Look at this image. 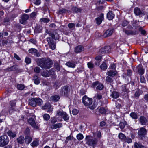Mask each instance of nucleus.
<instances>
[{"instance_id":"79ce46f5","label":"nucleus","mask_w":148,"mask_h":148,"mask_svg":"<svg viewBox=\"0 0 148 148\" xmlns=\"http://www.w3.org/2000/svg\"><path fill=\"white\" fill-rule=\"evenodd\" d=\"M138 31L140 32L141 34L143 35H145L146 33V31L143 29V27L141 26L138 29Z\"/></svg>"},{"instance_id":"5701e85b","label":"nucleus","mask_w":148,"mask_h":148,"mask_svg":"<svg viewBox=\"0 0 148 148\" xmlns=\"http://www.w3.org/2000/svg\"><path fill=\"white\" fill-rule=\"evenodd\" d=\"M71 10L73 13H78L81 12L82 9L80 8L73 6L71 8Z\"/></svg>"},{"instance_id":"aec40b11","label":"nucleus","mask_w":148,"mask_h":148,"mask_svg":"<svg viewBox=\"0 0 148 148\" xmlns=\"http://www.w3.org/2000/svg\"><path fill=\"white\" fill-rule=\"evenodd\" d=\"M84 50V47L81 45H79L76 46L74 49V51L76 53H80Z\"/></svg>"},{"instance_id":"a19ab883","label":"nucleus","mask_w":148,"mask_h":148,"mask_svg":"<svg viewBox=\"0 0 148 148\" xmlns=\"http://www.w3.org/2000/svg\"><path fill=\"white\" fill-rule=\"evenodd\" d=\"M66 65L69 67L74 68L75 66V64L73 63L70 62H68L66 63Z\"/></svg>"},{"instance_id":"37998d69","label":"nucleus","mask_w":148,"mask_h":148,"mask_svg":"<svg viewBox=\"0 0 148 148\" xmlns=\"http://www.w3.org/2000/svg\"><path fill=\"white\" fill-rule=\"evenodd\" d=\"M68 26L69 28V29L72 30L74 29L75 28V25L74 23H69L68 24Z\"/></svg>"},{"instance_id":"7c9ffc66","label":"nucleus","mask_w":148,"mask_h":148,"mask_svg":"<svg viewBox=\"0 0 148 148\" xmlns=\"http://www.w3.org/2000/svg\"><path fill=\"white\" fill-rule=\"evenodd\" d=\"M33 80H34V83L36 84H38L40 82L39 78L36 75L34 76Z\"/></svg>"},{"instance_id":"9b49d317","label":"nucleus","mask_w":148,"mask_h":148,"mask_svg":"<svg viewBox=\"0 0 148 148\" xmlns=\"http://www.w3.org/2000/svg\"><path fill=\"white\" fill-rule=\"evenodd\" d=\"M128 84H125L121 86L122 87V94L123 95V97H126L127 96V94L129 92V89L127 87Z\"/></svg>"},{"instance_id":"603ef678","label":"nucleus","mask_w":148,"mask_h":148,"mask_svg":"<svg viewBox=\"0 0 148 148\" xmlns=\"http://www.w3.org/2000/svg\"><path fill=\"white\" fill-rule=\"evenodd\" d=\"M37 50L35 48H32L30 49L29 50V52L31 54L35 53L36 52Z\"/></svg>"},{"instance_id":"f257e3e1","label":"nucleus","mask_w":148,"mask_h":148,"mask_svg":"<svg viewBox=\"0 0 148 148\" xmlns=\"http://www.w3.org/2000/svg\"><path fill=\"white\" fill-rule=\"evenodd\" d=\"M35 61L38 66L45 69H49L53 64V61L49 58H37Z\"/></svg>"},{"instance_id":"3c124183","label":"nucleus","mask_w":148,"mask_h":148,"mask_svg":"<svg viewBox=\"0 0 148 148\" xmlns=\"http://www.w3.org/2000/svg\"><path fill=\"white\" fill-rule=\"evenodd\" d=\"M72 31L71 29L64 30L63 31V33L64 34L66 35H69L70 34H71Z\"/></svg>"},{"instance_id":"b1692460","label":"nucleus","mask_w":148,"mask_h":148,"mask_svg":"<svg viewBox=\"0 0 148 148\" xmlns=\"http://www.w3.org/2000/svg\"><path fill=\"white\" fill-rule=\"evenodd\" d=\"M17 66L16 65H13L10 67H8L4 69L5 71L9 72L12 71H14L16 70Z\"/></svg>"},{"instance_id":"4d7b16f0","label":"nucleus","mask_w":148,"mask_h":148,"mask_svg":"<svg viewBox=\"0 0 148 148\" xmlns=\"http://www.w3.org/2000/svg\"><path fill=\"white\" fill-rule=\"evenodd\" d=\"M25 62L27 64H29L31 63V59L29 57H26L25 60Z\"/></svg>"},{"instance_id":"8fccbe9b","label":"nucleus","mask_w":148,"mask_h":148,"mask_svg":"<svg viewBox=\"0 0 148 148\" xmlns=\"http://www.w3.org/2000/svg\"><path fill=\"white\" fill-rule=\"evenodd\" d=\"M17 89L19 90H22L25 88V86L22 84H18L17 86Z\"/></svg>"},{"instance_id":"393cba45","label":"nucleus","mask_w":148,"mask_h":148,"mask_svg":"<svg viewBox=\"0 0 148 148\" xmlns=\"http://www.w3.org/2000/svg\"><path fill=\"white\" fill-rule=\"evenodd\" d=\"M42 29V27L40 25H37L35 27L34 32L36 33H39L41 32Z\"/></svg>"},{"instance_id":"473e14b6","label":"nucleus","mask_w":148,"mask_h":148,"mask_svg":"<svg viewBox=\"0 0 148 148\" xmlns=\"http://www.w3.org/2000/svg\"><path fill=\"white\" fill-rule=\"evenodd\" d=\"M51 99L53 101H58L60 99L59 96L58 95H54L51 97Z\"/></svg>"},{"instance_id":"bb28decb","label":"nucleus","mask_w":148,"mask_h":148,"mask_svg":"<svg viewBox=\"0 0 148 148\" xmlns=\"http://www.w3.org/2000/svg\"><path fill=\"white\" fill-rule=\"evenodd\" d=\"M110 96L114 99H117L119 96V93L116 91H113L110 94Z\"/></svg>"},{"instance_id":"c03bdc74","label":"nucleus","mask_w":148,"mask_h":148,"mask_svg":"<svg viewBox=\"0 0 148 148\" xmlns=\"http://www.w3.org/2000/svg\"><path fill=\"white\" fill-rule=\"evenodd\" d=\"M15 104L16 103L14 101H10V104L11 105V107L10 108V110L9 111L10 112L12 113V110L14 109L13 107L15 106Z\"/></svg>"},{"instance_id":"0e129e2a","label":"nucleus","mask_w":148,"mask_h":148,"mask_svg":"<svg viewBox=\"0 0 148 148\" xmlns=\"http://www.w3.org/2000/svg\"><path fill=\"white\" fill-rule=\"evenodd\" d=\"M103 48L104 49V50L105 51V53H108L110 51V48L109 46H107L103 47Z\"/></svg>"},{"instance_id":"412c9836","label":"nucleus","mask_w":148,"mask_h":148,"mask_svg":"<svg viewBox=\"0 0 148 148\" xmlns=\"http://www.w3.org/2000/svg\"><path fill=\"white\" fill-rule=\"evenodd\" d=\"M136 69L137 70L138 73L139 74H143L145 72V70L141 65H139L137 66Z\"/></svg>"},{"instance_id":"49530a36","label":"nucleus","mask_w":148,"mask_h":148,"mask_svg":"<svg viewBox=\"0 0 148 148\" xmlns=\"http://www.w3.org/2000/svg\"><path fill=\"white\" fill-rule=\"evenodd\" d=\"M102 95L101 93H97L94 97V98L100 100L102 99Z\"/></svg>"},{"instance_id":"6e6552de","label":"nucleus","mask_w":148,"mask_h":148,"mask_svg":"<svg viewBox=\"0 0 148 148\" xmlns=\"http://www.w3.org/2000/svg\"><path fill=\"white\" fill-rule=\"evenodd\" d=\"M116 64L112 63L110 64L108 69L109 70L107 74H117V71L116 70Z\"/></svg>"},{"instance_id":"72a5a7b5","label":"nucleus","mask_w":148,"mask_h":148,"mask_svg":"<svg viewBox=\"0 0 148 148\" xmlns=\"http://www.w3.org/2000/svg\"><path fill=\"white\" fill-rule=\"evenodd\" d=\"M8 136L11 138H14L16 136V135L14 132H12L11 131L9 130L7 132Z\"/></svg>"},{"instance_id":"cd10ccee","label":"nucleus","mask_w":148,"mask_h":148,"mask_svg":"<svg viewBox=\"0 0 148 148\" xmlns=\"http://www.w3.org/2000/svg\"><path fill=\"white\" fill-rule=\"evenodd\" d=\"M32 140V138L31 137L27 136L24 138V140L25 143L26 144H29L30 143Z\"/></svg>"},{"instance_id":"dca6fc26","label":"nucleus","mask_w":148,"mask_h":148,"mask_svg":"<svg viewBox=\"0 0 148 148\" xmlns=\"http://www.w3.org/2000/svg\"><path fill=\"white\" fill-rule=\"evenodd\" d=\"M140 123L142 125H146L147 122V119L144 116H141L138 119Z\"/></svg>"},{"instance_id":"e433bc0d","label":"nucleus","mask_w":148,"mask_h":148,"mask_svg":"<svg viewBox=\"0 0 148 148\" xmlns=\"http://www.w3.org/2000/svg\"><path fill=\"white\" fill-rule=\"evenodd\" d=\"M132 25L133 26L135 27V29H137L138 28V29L141 26L137 23V21L136 20L134 21L132 24Z\"/></svg>"},{"instance_id":"4468645a","label":"nucleus","mask_w":148,"mask_h":148,"mask_svg":"<svg viewBox=\"0 0 148 148\" xmlns=\"http://www.w3.org/2000/svg\"><path fill=\"white\" fill-rule=\"evenodd\" d=\"M68 92V87L66 86H64L62 87L60 91V94L61 95L67 96Z\"/></svg>"},{"instance_id":"c85d7f7f","label":"nucleus","mask_w":148,"mask_h":148,"mask_svg":"<svg viewBox=\"0 0 148 148\" xmlns=\"http://www.w3.org/2000/svg\"><path fill=\"white\" fill-rule=\"evenodd\" d=\"M17 141L19 144H23L24 143V138L23 136H21L17 138Z\"/></svg>"},{"instance_id":"4c0bfd02","label":"nucleus","mask_w":148,"mask_h":148,"mask_svg":"<svg viewBox=\"0 0 148 148\" xmlns=\"http://www.w3.org/2000/svg\"><path fill=\"white\" fill-rule=\"evenodd\" d=\"M143 91L141 90L140 89L137 90L134 94V96L135 97H138L139 96L142 94L143 93Z\"/></svg>"},{"instance_id":"864d4df0","label":"nucleus","mask_w":148,"mask_h":148,"mask_svg":"<svg viewBox=\"0 0 148 148\" xmlns=\"http://www.w3.org/2000/svg\"><path fill=\"white\" fill-rule=\"evenodd\" d=\"M67 12V10L65 9H60L58 11L59 14H61L66 13Z\"/></svg>"},{"instance_id":"c756f323","label":"nucleus","mask_w":148,"mask_h":148,"mask_svg":"<svg viewBox=\"0 0 148 148\" xmlns=\"http://www.w3.org/2000/svg\"><path fill=\"white\" fill-rule=\"evenodd\" d=\"M29 41L36 46H37L38 45L37 41L36 38H31L29 40Z\"/></svg>"},{"instance_id":"ddd939ff","label":"nucleus","mask_w":148,"mask_h":148,"mask_svg":"<svg viewBox=\"0 0 148 148\" xmlns=\"http://www.w3.org/2000/svg\"><path fill=\"white\" fill-rule=\"evenodd\" d=\"M146 133V130L144 127L141 128L138 132V135L140 136L142 139L145 138Z\"/></svg>"},{"instance_id":"09e8293b","label":"nucleus","mask_w":148,"mask_h":148,"mask_svg":"<svg viewBox=\"0 0 148 148\" xmlns=\"http://www.w3.org/2000/svg\"><path fill=\"white\" fill-rule=\"evenodd\" d=\"M50 104L49 103H47L42 107V108L43 110L47 109L50 107Z\"/></svg>"},{"instance_id":"13d9d810","label":"nucleus","mask_w":148,"mask_h":148,"mask_svg":"<svg viewBox=\"0 0 148 148\" xmlns=\"http://www.w3.org/2000/svg\"><path fill=\"white\" fill-rule=\"evenodd\" d=\"M32 2L35 5H39L41 3L40 0H33Z\"/></svg>"},{"instance_id":"2f4dec72","label":"nucleus","mask_w":148,"mask_h":148,"mask_svg":"<svg viewBox=\"0 0 148 148\" xmlns=\"http://www.w3.org/2000/svg\"><path fill=\"white\" fill-rule=\"evenodd\" d=\"M118 137L119 139L121 140H125L126 139V136L123 133H122L119 134Z\"/></svg>"},{"instance_id":"39448f33","label":"nucleus","mask_w":148,"mask_h":148,"mask_svg":"<svg viewBox=\"0 0 148 148\" xmlns=\"http://www.w3.org/2000/svg\"><path fill=\"white\" fill-rule=\"evenodd\" d=\"M9 139L6 135H3L0 136V147H3L7 145L9 142Z\"/></svg>"},{"instance_id":"58836bf2","label":"nucleus","mask_w":148,"mask_h":148,"mask_svg":"<svg viewBox=\"0 0 148 148\" xmlns=\"http://www.w3.org/2000/svg\"><path fill=\"white\" fill-rule=\"evenodd\" d=\"M130 116L131 117L134 119H136L138 117L137 114L134 112H131L130 114Z\"/></svg>"},{"instance_id":"2eb2a0df","label":"nucleus","mask_w":148,"mask_h":148,"mask_svg":"<svg viewBox=\"0 0 148 148\" xmlns=\"http://www.w3.org/2000/svg\"><path fill=\"white\" fill-rule=\"evenodd\" d=\"M28 122L33 127L36 129H38V127L36 125L35 121L33 118H29L28 120Z\"/></svg>"},{"instance_id":"c9c22d12","label":"nucleus","mask_w":148,"mask_h":148,"mask_svg":"<svg viewBox=\"0 0 148 148\" xmlns=\"http://www.w3.org/2000/svg\"><path fill=\"white\" fill-rule=\"evenodd\" d=\"M134 148H145V147L140 143L135 142L134 144Z\"/></svg>"},{"instance_id":"de8ad7c7","label":"nucleus","mask_w":148,"mask_h":148,"mask_svg":"<svg viewBox=\"0 0 148 148\" xmlns=\"http://www.w3.org/2000/svg\"><path fill=\"white\" fill-rule=\"evenodd\" d=\"M61 85V84H60V82L59 81H57L53 85V87L56 89H57Z\"/></svg>"},{"instance_id":"774afa93","label":"nucleus","mask_w":148,"mask_h":148,"mask_svg":"<svg viewBox=\"0 0 148 148\" xmlns=\"http://www.w3.org/2000/svg\"><path fill=\"white\" fill-rule=\"evenodd\" d=\"M99 112L102 114H105L106 113V111L103 108H101L99 110Z\"/></svg>"},{"instance_id":"338daca9","label":"nucleus","mask_w":148,"mask_h":148,"mask_svg":"<svg viewBox=\"0 0 148 148\" xmlns=\"http://www.w3.org/2000/svg\"><path fill=\"white\" fill-rule=\"evenodd\" d=\"M140 80L141 83H144L145 82V79L143 75H141L140 76Z\"/></svg>"},{"instance_id":"6ab92c4d","label":"nucleus","mask_w":148,"mask_h":148,"mask_svg":"<svg viewBox=\"0 0 148 148\" xmlns=\"http://www.w3.org/2000/svg\"><path fill=\"white\" fill-rule=\"evenodd\" d=\"M123 31L127 35H134L136 34V31L132 30H127L125 28H123Z\"/></svg>"},{"instance_id":"a18cd8bd","label":"nucleus","mask_w":148,"mask_h":148,"mask_svg":"<svg viewBox=\"0 0 148 148\" xmlns=\"http://www.w3.org/2000/svg\"><path fill=\"white\" fill-rule=\"evenodd\" d=\"M100 68L102 70H106L107 68V66L105 62H103L100 66Z\"/></svg>"},{"instance_id":"69168bd1","label":"nucleus","mask_w":148,"mask_h":148,"mask_svg":"<svg viewBox=\"0 0 148 148\" xmlns=\"http://www.w3.org/2000/svg\"><path fill=\"white\" fill-rule=\"evenodd\" d=\"M41 70V69L39 67H36L34 69V71L35 72L37 73H39Z\"/></svg>"},{"instance_id":"9d476101","label":"nucleus","mask_w":148,"mask_h":148,"mask_svg":"<svg viewBox=\"0 0 148 148\" xmlns=\"http://www.w3.org/2000/svg\"><path fill=\"white\" fill-rule=\"evenodd\" d=\"M114 31V29L113 27L110 28L103 32V36L104 38L110 36L112 35Z\"/></svg>"},{"instance_id":"f8f14e48","label":"nucleus","mask_w":148,"mask_h":148,"mask_svg":"<svg viewBox=\"0 0 148 148\" xmlns=\"http://www.w3.org/2000/svg\"><path fill=\"white\" fill-rule=\"evenodd\" d=\"M104 20V14H101L98 17L96 18L95 20V22L97 25H100L102 21Z\"/></svg>"},{"instance_id":"052dcab7","label":"nucleus","mask_w":148,"mask_h":148,"mask_svg":"<svg viewBox=\"0 0 148 148\" xmlns=\"http://www.w3.org/2000/svg\"><path fill=\"white\" fill-rule=\"evenodd\" d=\"M40 21L44 23H47L50 21V20L47 18H42L40 19Z\"/></svg>"},{"instance_id":"a878e982","label":"nucleus","mask_w":148,"mask_h":148,"mask_svg":"<svg viewBox=\"0 0 148 148\" xmlns=\"http://www.w3.org/2000/svg\"><path fill=\"white\" fill-rule=\"evenodd\" d=\"M62 123H58L56 124H53L51 126V128L53 130H55L57 128L62 127Z\"/></svg>"},{"instance_id":"4be33fe9","label":"nucleus","mask_w":148,"mask_h":148,"mask_svg":"<svg viewBox=\"0 0 148 148\" xmlns=\"http://www.w3.org/2000/svg\"><path fill=\"white\" fill-rule=\"evenodd\" d=\"M114 16L115 14L112 11H109L107 14V18L110 20L113 19Z\"/></svg>"},{"instance_id":"6e6d98bb","label":"nucleus","mask_w":148,"mask_h":148,"mask_svg":"<svg viewBox=\"0 0 148 148\" xmlns=\"http://www.w3.org/2000/svg\"><path fill=\"white\" fill-rule=\"evenodd\" d=\"M83 135L81 133H79L77 136V138L79 140H80L83 138Z\"/></svg>"},{"instance_id":"0eeeda50","label":"nucleus","mask_w":148,"mask_h":148,"mask_svg":"<svg viewBox=\"0 0 148 148\" xmlns=\"http://www.w3.org/2000/svg\"><path fill=\"white\" fill-rule=\"evenodd\" d=\"M56 116H60L65 121H68L69 117L67 113L62 110H58L56 112Z\"/></svg>"},{"instance_id":"423d86ee","label":"nucleus","mask_w":148,"mask_h":148,"mask_svg":"<svg viewBox=\"0 0 148 148\" xmlns=\"http://www.w3.org/2000/svg\"><path fill=\"white\" fill-rule=\"evenodd\" d=\"M54 39L56 40L57 38L54 39L51 37H47L46 38V40L48 42L49 47L52 50H54L56 48V43L54 40Z\"/></svg>"},{"instance_id":"680f3d73","label":"nucleus","mask_w":148,"mask_h":148,"mask_svg":"<svg viewBox=\"0 0 148 148\" xmlns=\"http://www.w3.org/2000/svg\"><path fill=\"white\" fill-rule=\"evenodd\" d=\"M50 117V116L49 114H45L43 116V118L45 120L47 121L49 120Z\"/></svg>"},{"instance_id":"f3484780","label":"nucleus","mask_w":148,"mask_h":148,"mask_svg":"<svg viewBox=\"0 0 148 148\" xmlns=\"http://www.w3.org/2000/svg\"><path fill=\"white\" fill-rule=\"evenodd\" d=\"M134 12L136 16H140L144 15L143 12L138 7H136L134 8Z\"/></svg>"},{"instance_id":"e2e57ef3","label":"nucleus","mask_w":148,"mask_h":148,"mask_svg":"<svg viewBox=\"0 0 148 148\" xmlns=\"http://www.w3.org/2000/svg\"><path fill=\"white\" fill-rule=\"evenodd\" d=\"M129 22L126 20H124L122 21L121 25L123 27H125L128 25Z\"/></svg>"},{"instance_id":"ea45409f","label":"nucleus","mask_w":148,"mask_h":148,"mask_svg":"<svg viewBox=\"0 0 148 148\" xmlns=\"http://www.w3.org/2000/svg\"><path fill=\"white\" fill-rule=\"evenodd\" d=\"M109 76L106 77V81L109 82H112V79L111 77H113L115 75H108Z\"/></svg>"},{"instance_id":"20e7f679","label":"nucleus","mask_w":148,"mask_h":148,"mask_svg":"<svg viewBox=\"0 0 148 148\" xmlns=\"http://www.w3.org/2000/svg\"><path fill=\"white\" fill-rule=\"evenodd\" d=\"M29 104L32 107L40 106L43 103L42 99L39 98H32L28 100Z\"/></svg>"},{"instance_id":"f704fd0d","label":"nucleus","mask_w":148,"mask_h":148,"mask_svg":"<svg viewBox=\"0 0 148 148\" xmlns=\"http://www.w3.org/2000/svg\"><path fill=\"white\" fill-rule=\"evenodd\" d=\"M39 143L38 140H34L31 143L30 145L33 147H34L38 146L39 145Z\"/></svg>"},{"instance_id":"f03ea898","label":"nucleus","mask_w":148,"mask_h":148,"mask_svg":"<svg viewBox=\"0 0 148 148\" xmlns=\"http://www.w3.org/2000/svg\"><path fill=\"white\" fill-rule=\"evenodd\" d=\"M82 102L85 106H89V108L92 110L95 109L97 105V103L95 102L92 103V99L88 97L86 95L83 97Z\"/></svg>"},{"instance_id":"bf43d9fd","label":"nucleus","mask_w":148,"mask_h":148,"mask_svg":"<svg viewBox=\"0 0 148 148\" xmlns=\"http://www.w3.org/2000/svg\"><path fill=\"white\" fill-rule=\"evenodd\" d=\"M105 51L104 50V49L103 47L101 48L99 51V53L100 55H103L105 53Z\"/></svg>"},{"instance_id":"7ed1b4c3","label":"nucleus","mask_w":148,"mask_h":148,"mask_svg":"<svg viewBox=\"0 0 148 148\" xmlns=\"http://www.w3.org/2000/svg\"><path fill=\"white\" fill-rule=\"evenodd\" d=\"M86 144L94 147L97 144L98 140L96 138H93L90 135H86L85 138Z\"/></svg>"},{"instance_id":"1a4fd4ad","label":"nucleus","mask_w":148,"mask_h":148,"mask_svg":"<svg viewBox=\"0 0 148 148\" xmlns=\"http://www.w3.org/2000/svg\"><path fill=\"white\" fill-rule=\"evenodd\" d=\"M96 87V89L101 90L104 88L103 85L98 81H96L94 82L92 84L91 87L92 88H95Z\"/></svg>"},{"instance_id":"a211bd4d","label":"nucleus","mask_w":148,"mask_h":148,"mask_svg":"<svg viewBox=\"0 0 148 148\" xmlns=\"http://www.w3.org/2000/svg\"><path fill=\"white\" fill-rule=\"evenodd\" d=\"M29 18V16L27 14H23L21 16V19L20 20V23L22 24H24Z\"/></svg>"},{"instance_id":"5fc2aeb1","label":"nucleus","mask_w":148,"mask_h":148,"mask_svg":"<svg viewBox=\"0 0 148 148\" xmlns=\"http://www.w3.org/2000/svg\"><path fill=\"white\" fill-rule=\"evenodd\" d=\"M88 67L90 69H92L94 67V65L91 62H90L87 63Z\"/></svg>"}]
</instances>
